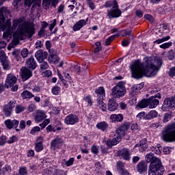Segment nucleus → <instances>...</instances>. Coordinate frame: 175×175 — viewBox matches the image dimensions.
Returning a JSON list of instances; mask_svg holds the SVG:
<instances>
[{
    "mask_svg": "<svg viewBox=\"0 0 175 175\" xmlns=\"http://www.w3.org/2000/svg\"><path fill=\"white\" fill-rule=\"evenodd\" d=\"M125 132L123 129H122L121 127H119L117 130H116V133L118 135V137H122V136H125Z\"/></svg>",
    "mask_w": 175,
    "mask_h": 175,
    "instance_id": "obj_36",
    "label": "nucleus"
},
{
    "mask_svg": "<svg viewBox=\"0 0 175 175\" xmlns=\"http://www.w3.org/2000/svg\"><path fill=\"white\" fill-rule=\"evenodd\" d=\"M122 36H129L132 35V31H126V30H122Z\"/></svg>",
    "mask_w": 175,
    "mask_h": 175,
    "instance_id": "obj_53",
    "label": "nucleus"
},
{
    "mask_svg": "<svg viewBox=\"0 0 175 175\" xmlns=\"http://www.w3.org/2000/svg\"><path fill=\"white\" fill-rule=\"evenodd\" d=\"M32 3H33V0H25V5L28 6V8H31Z\"/></svg>",
    "mask_w": 175,
    "mask_h": 175,
    "instance_id": "obj_62",
    "label": "nucleus"
},
{
    "mask_svg": "<svg viewBox=\"0 0 175 175\" xmlns=\"http://www.w3.org/2000/svg\"><path fill=\"white\" fill-rule=\"evenodd\" d=\"M1 64L5 70H9V69H10V66L9 65V61L6 60L5 62H3V63Z\"/></svg>",
    "mask_w": 175,
    "mask_h": 175,
    "instance_id": "obj_43",
    "label": "nucleus"
},
{
    "mask_svg": "<svg viewBox=\"0 0 175 175\" xmlns=\"http://www.w3.org/2000/svg\"><path fill=\"white\" fill-rule=\"evenodd\" d=\"M5 124L8 129H12L13 128V122L10 120H7L5 121Z\"/></svg>",
    "mask_w": 175,
    "mask_h": 175,
    "instance_id": "obj_42",
    "label": "nucleus"
},
{
    "mask_svg": "<svg viewBox=\"0 0 175 175\" xmlns=\"http://www.w3.org/2000/svg\"><path fill=\"white\" fill-rule=\"evenodd\" d=\"M39 131H40V127H39V126H35V127H33V128L31 129V131H30V133H31V135H33V133H35L36 132H39Z\"/></svg>",
    "mask_w": 175,
    "mask_h": 175,
    "instance_id": "obj_60",
    "label": "nucleus"
},
{
    "mask_svg": "<svg viewBox=\"0 0 175 175\" xmlns=\"http://www.w3.org/2000/svg\"><path fill=\"white\" fill-rule=\"evenodd\" d=\"M169 76H170V77H174L175 76V66L170 68V71H169Z\"/></svg>",
    "mask_w": 175,
    "mask_h": 175,
    "instance_id": "obj_57",
    "label": "nucleus"
},
{
    "mask_svg": "<svg viewBox=\"0 0 175 175\" xmlns=\"http://www.w3.org/2000/svg\"><path fill=\"white\" fill-rule=\"evenodd\" d=\"M117 155L118 157H122L123 159L125 161H130L131 160V154L129 153V150L128 148H122L120 150L117 152Z\"/></svg>",
    "mask_w": 175,
    "mask_h": 175,
    "instance_id": "obj_13",
    "label": "nucleus"
},
{
    "mask_svg": "<svg viewBox=\"0 0 175 175\" xmlns=\"http://www.w3.org/2000/svg\"><path fill=\"white\" fill-rule=\"evenodd\" d=\"M17 140H18V139H17V137L16 136L13 135L8 141V143H9V144H12V143H14L15 142H17Z\"/></svg>",
    "mask_w": 175,
    "mask_h": 175,
    "instance_id": "obj_52",
    "label": "nucleus"
},
{
    "mask_svg": "<svg viewBox=\"0 0 175 175\" xmlns=\"http://www.w3.org/2000/svg\"><path fill=\"white\" fill-rule=\"evenodd\" d=\"M40 63V68L41 70H45V69L49 68V63L47 62H44V60L39 62Z\"/></svg>",
    "mask_w": 175,
    "mask_h": 175,
    "instance_id": "obj_32",
    "label": "nucleus"
},
{
    "mask_svg": "<svg viewBox=\"0 0 175 175\" xmlns=\"http://www.w3.org/2000/svg\"><path fill=\"white\" fill-rule=\"evenodd\" d=\"M117 169L119 171V173L120 172H123V170H125L124 163H122V161H119L117 163Z\"/></svg>",
    "mask_w": 175,
    "mask_h": 175,
    "instance_id": "obj_37",
    "label": "nucleus"
},
{
    "mask_svg": "<svg viewBox=\"0 0 175 175\" xmlns=\"http://www.w3.org/2000/svg\"><path fill=\"white\" fill-rule=\"evenodd\" d=\"M137 106L140 107V109H145L149 106L148 105V99L144 98L141 100L139 103H138Z\"/></svg>",
    "mask_w": 175,
    "mask_h": 175,
    "instance_id": "obj_30",
    "label": "nucleus"
},
{
    "mask_svg": "<svg viewBox=\"0 0 175 175\" xmlns=\"http://www.w3.org/2000/svg\"><path fill=\"white\" fill-rule=\"evenodd\" d=\"M95 92L97 94V96H99L100 100L103 99V97L105 96V88L103 87L98 88L95 90Z\"/></svg>",
    "mask_w": 175,
    "mask_h": 175,
    "instance_id": "obj_25",
    "label": "nucleus"
},
{
    "mask_svg": "<svg viewBox=\"0 0 175 175\" xmlns=\"http://www.w3.org/2000/svg\"><path fill=\"white\" fill-rule=\"evenodd\" d=\"M169 39H170V36H167V37H164L161 39H159L154 41V43H157L158 44H160V43H163V42H166L167 40H169Z\"/></svg>",
    "mask_w": 175,
    "mask_h": 175,
    "instance_id": "obj_39",
    "label": "nucleus"
},
{
    "mask_svg": "<svg viewBox=\"0 0 175 175\" xmlns=\"http://www.w3.org/2000/svg\"><path fill=\"white\" fill-rule=\"evenodd\" d=\"M137 170L139 173H144L147 172V163L144 161H141L137 165Z\"/></svg>",
    "mask_w": 175,
    "mask_h": 175,
    "instance_id": "obj_20",
    "label": "nucleus"
},
{
    "mask_svg": "<svg viewBox=\"0 0 175 175\" xmlns=\"http://www.w3.org/2000/svg\"><path fill=\"white\" fill-rule=\"evenodd\" d=\"M21 77L24 81L32 77V71L27 67H22L21 68Z\"/></svg>",
    "mask_w": 175,
    "mask_h": 175,
    "instance_id": "obj_10",
    "label": "nucleus"
},
{
    "mask_svg": "<svg viewBox=\"0 0 175 175\" xmlns=\"http://www.w3.org/2000/svg\"><path fill=\"white\" fill-rule=\"evenodd\" d=\"M63 143L64 140L59 137H57L51 142V147L53 148V150H55V148H59Z\"/></svg>",
    "mask_w": 175,
    "mask_h": 175,
    "instance_id": "obj_17",
    "label": "nucleus"
},
{
    "mask_svg": "<svg viewBox=\"0 0 175 175\" xmlns=\"http://www.w3.org/2000/svg\"><path fill=\"white\" fill-rule=\"evenodd\" d=\"M113 88H119L120 90H126L124 82H119Z\"/></svg>",
    "mask_w": 175,
    "mask_h": 175,
    "instance_id": "obj_41",
    "label": "nucleus"
},
{
    "mask_svg": "<svg viewBox=\"0 0 175 175\" xmlns=\"http://www.w3.org/2000/svg\"><path fill=\"white\" fill-rule=\"evenodd\" d=\"M157 98L161 99V94H157L156 96L148 98L149 109H154V107H157L159 105V100L157 99Z\"/></svg>",
    "mask_w": 175,
    "mask_h": 175,
    "instance_id": "obj_7",
    "label": "nucleus"
},
{
    "mask_svg": "<svg viewBox=\"0 0 175 175\" xmlns=\"http://www.w3.org/2000/svg\"><path fill=\"white\" fill-rule=\"evenodd\" d=\"M172 45V42H166L160 45L161 49H169V46Z\"/></svg>",
    "mask_w": 175,
    "mask_h": 175,
    "instance_id": "obj_59",
    "label": "nucleus"
},
{
    "mask_svg": "<svg viewBox=\"0 0 175 175\" xmlns=\"http://www.w3.org/2000/svg\"><path fill=\"white\" fill-rule=\"evenodd\" d=\"M29 51L27 49H23L21 51V55L23 58H27L28 57Z\"/></svg>",
    "mask_w": 175,
    "mask_h": 175,
    "instance_id": "obj_48",
    "label": "nucleus"
},
{
    "mask_svg": "<svg viewBox=\"0 0 175 175\" xmlns=\"http://www.w3.org/2000/svg\"><path fill=\"white\" fill-rule=\"evenodd\" d=\"M65 162V164L66 166H71V165H73V162H75V159L70 158L68 161H66V160H64Z\"/></svg>",
    "mask_w": 175,
    "mask_h": 175,
    "instance_id": "obj_50",
    "label": "nucleus"
},
{
    "mask_svg": "<svg viewBox=\"0 0 175 175\" xmlns=\"http://www.w3.org/2000/svg\"><path fill=\"white\" fill-rule=\"evenodd\" d=\"M134 87L135 85H133L129 90V94L130 95H131V96H135V95H137V94H139V90L135 89Z\"/></svg>",
    "mask_w": 175,
    "mask_h": 175,
    "instance_id": "obj_35",
    "label": "nucleus"
},
{
    "mask_svg": "<svg viewBox=\"0 0 175 175\" xmlns=\"http://www.w3.org/2000/svg\"><path fill=\"white\" fill-rule=\"evenodd\" d=\"M16 82L17 78L16 76L13 75V74L8 75L5 80V85L7 88H9V87H13V85L16 84Z\"/></svg>",
    "mask_w": 175,
    "mask_h": 175,
    "instance_id": "obj_12",
    "label": "nucleus"
},
{
    "mask_svg": "<svg viewBox=\"0 0 175 175\" xmlns=\"http://www.w3.org/2000/svg\"><path fill=\"white\" fill-rule=\"evenodd\" d=\"M121 142V137L116 136L111 141L105 142L108 147H113V146H117Z\"/></svg>",
    "mask_w": 175,
    "mask_h": 175,
    "instance_id": "obj_21",
    "label": "nucleus"
},
{
    "mask_svg": "<svg viewBox=\"0 0 175 175\" xmlns=\"http://www.w3.org/2000/svg\"><path fill=\"white\" fill-rule=\"evenodd\" d=\"M60 92H61V88L58 86H54L52 88V94H53V95H58V94H59Z\"/></svg>",
    "mask_w": 175,
    "mask_h": 175,
    "instance_id": "obj_38",
    "label": "nucleus"
},
{
    "mask_svg": "<svg viewBox=\"0 0 175 175\" xmlns=\"http://www.w3.org/2000/svg\"><path fill=\"white\" fill-rule=\"evenodd\" d=\"M18 44V41L17 40L12 41V44H10L9 46H8V50H11L14 47V46H17Z\"/></svg>",
    "mask_w": 175,
    "mask_h": 175,
    "instance_id": "obj_47",
    "label": "nucleus"
},
{
    "mask_svg": "<svg viewBox=\"0 0 175 175\" xmlns=\"http://www.w3.org/2000/svg\"><path fill=\"white\" fill-rule=\"evenodd\" d=\"M146 161L148 163H150V167H152V170L155 171L157 170V166L158 165H162V163L161 162V159L154 156V153L150 152L146 155L145 157Z\"/></svg>",
    "mask_w": 175,
    "mask_h": 175,
    "instance_id": "obj_5",
    "label": "nucleus"
},
{
    "mask_svg": "<svg viewBox=\"0 0 175 175\" xmlns=\"http://www.w3.org/2000/svg\"><path fill=\"white\" fill-rule=\"evenodd\" d=\"M91 150H92V152H93V154H98V152H99V150L96 146H92Z\"/></svg>",
    "mask_w": 175,
    "mask_h": 175,
    "instance_id": "obj_61",
    "label": "nucleus"
},
{
    "mask_svg": "<svg viewBox=\"0 0 175 175\" xmlns=\"http://www.w3.org/2000/svg\"><path fill=\"white\" fill-rule=\"evenodd\" d=\"M143 87H144V84L141 83V84L134 85L133 88H135V90H137V91H140V90H142Z\"/></svg>",
    "mask_w": 175,
    "mask_h": 175,
    "instance_id": "obj_55",
    "label": "nucleus"
},
{
    "mask_svg": "<svg viewBox=\"0 0 175 175\" xmlns=\"http://www.w3.org/2000/svg\"><path fill=\"white\" fill-rule=\"evenodd\" d=\"M54 175H66V172L62 170H57Z\"/></svg>",
    "mask_w": 175,
    "mask_h": 175,
    "instance_id": "obj_56",
    "label": "nucleus"
},
{
    "mask_svg": "<svg viewBox=\"0 0 175 175\" xmlns=\"http://www.w3.org/2000/svg\"><path fill=\"white\" fill-rule=\"evenodd\" d=\"M118 36H120V35H113L109 37L105 40V46H110L111 42H113L116 39V38H118Z\"/></svg>",
    "mask_w": 175,
    "mask_h": 175,
    "instance_id": "obj_31",
    "label": "nucleus"
},
{
    "mask_svg": "<svg viewBox=\"0 0 175 175\" xmlns=\"http://www.w3.org/2000/svg\"><path fill=\"white\" fill-rule=\"evenodd\" d=\"M131 126V124L129 122H124L120 127L123 129L124 131H128V129Z\"/></svg>",
    "mask_w": 175,
    "mask_h": 175,
    "instance_id": "obj_44",
    "label": "nucleus"
},
{
    "mask_svg": "<svg viewBox=\"0 0 175 175\" xmlns=\"http://www.w3.org/2000/svg\"><path fill=\"white\" fill-rule=\"evenodd\" d=\"M162 139L168 143L175 142V123H171L165 127V130L162 133Z\"/></svg>",
    "mask_w": 175,
    "mask_h": 175,
    "instance_id": "obj_3",
    "label": "nucleus"
},
{
    "mask_svg": "<svg viewBox=\"0 0 175 175\" xmlns=\"http://www.w3.org/2000/svg\"><path fill=\"white\" fill-rule=\"evenodd\" d=\"M24 110H25V108L23 106L17 105L16 107V113L17 114H19V113H21V111H24Z\"/></svg>",
    "mask_w": 175,
    "mask_h": 175,
    "instance_id": "obj_45",
    "label": "nucleus"
},
{
    "mask_svg": "<svg viewBox=\"0 0 175 175\" xmlns=\"http://www.w3.org/2000/svg\"><path fill=\"white\" fill-rule=\"evenodd\" d=\"M125 94H126V90L120 89V88H113L111 89V96H113V98H122V96H125Z\"/></svg>",
    "mask_w": 175,
    "mask_h": 175,
    "instance_id": "obj_8",
    "label": "nucleus"
},
{
    "mask_svg": "<svg viewBox=\"0 0 175 175\" xmlns=\"http://www.w3.org/2000/svg\"><path fill=\"white\" fill-rule=\"evenodd\" d=\"M48 59L49 62H54V64H58L59 62V57H58L57 53L53 55H49Z\"/></svg>",
    "mask_w": 175,
    "mask_h": 175,
    "instance_id": "obj_28",
    "label": "nucleus"
},
{
    "mask_svg": "<svg viewBox=\"0 0 175 175\" xmlns=\"http://www.w3.org/2000/svg\"><path fill=\"white\" fill-rule=\"evenodd\" d=\"M158 117V112L155 110L149 111L145 116L144 120H152Z\"/></svg>",
    "mask_w": 175,
    "mask_h": 175,
    "instance_id": "obj_22",
    "label": "nucleus"
},
{
    "mask_svg": "<svg viewBox=\"0 0 175 175\" xmlns=\"http://www.w3.org/2000/svg\"><path fill=\"white\" fill-rule=\"evenodd\" d=\"M122 13L120 9H111L107 11V16L109 18H118L121 16Z\"/></svg>",
    "mask_w": 175,
    "mask_h": 175,
    "instance_id": "obj_14",
    "label": "nucleus"
},
{
    "mask_svg": "<svg viewBox=\"0 0 175 175\" xmlns=\"http://www.w3.org/2000/svg\"><path fill=\"white\" fill-rule=\"evenodd\" d=\"M15 105H16V101H10L8 104L4 105L3 110L6 117H10V116L12 115V112L13 111V109H14Z\"/></svg>",
    "mask_w": 175,
    "mask_h": 175,
    "instance_id": "obj_6",
    "label": "nucleus"
},
{
    "mask_svg": "<svg viewBox=\"0 0 175 175\" xmlns=\"http://www.w3.org/2000/svg\"><path fill=\"white\" fill-rule=\"evenodd\" d=\"M172 118V115L170 113H165L163 118V122H167Z\"/></svg>",
    "mask_w": 175,
    "mask_h": 175,
    "instance_id": "obj_49",
    "label": "nucleus"
},
{
    "mask_svg": "<svg viewBox=\"0 0 175 175\" xmlns=\"http://www.w3.org/2000/svg\"><path fill=\"white\" fill-rule=\"evenodd\" d=\"M27 168L26 167H22L19 170V174L24 175L27 174Z\"/></svg>",
    "mask_w": 175,
    "mask_h": 175,
    "instance_id": "obj_63",
    "label": "nucleus"
},
{
    "mask_svg": "<svg viewBox=\"0 0 175 175\" xmlns=\"http://www.w3.org/2000/svg\"><path fill=\"white\" fill-rule=\"evenodd\" d=\"M84 99L85 101L87 102V103L89 105V106H92L93 101L91 96H88Z\"/></svg>",
    "mask_w": 175,
    "mask_h": 175,
    "instance_id": "obj_46",
    "label": "nucleus"
},
{
    "mask_svg": "<svg viewBox=\"0 0 175 175\" xmlns=\"http://www.w3.org/2000/svg\"><path fill=\"white\" fill-rule=\"evenodd\" d=\"M35 150L37 152H40L43 150V144H42V142L36 144Z\"/></svg>",
    "mask_w": 175,
    "mask_h": 175,
    "instance_id": "obj_33",
    "label": "nucleus"
},
{
    "mask_svg": "<svg viewBox=\"0 0 175 175\" xmlns=\"http://www.w3.org/2000/svg\"><path fill=\"white\" fill-rule=\"evenodd\" d=\"M6 61H8V59H6V55H5V52L1 51L0 52V62L2 64L3 62H5Z\"/></svg>",
    "mask_w": 175,
    "mask_h": 175,
    "instance_id": "obj_40",
    "label": "nucleus"
},
{
    "mask_svg": "<svg viewBox=\"0 0 175 175\" xmlns=\"http://www.w3.org/2000/svg\"><path fill=\"white\" fill-rule=\"evenodd\" d=\"M163 109H175V96L164 100Z\"/></svg>",
    "mask_w": 175,
    "mask_h": 175,
    "instance_id": "obj_9",
    "label": "nucleus"
},
{
    "mask_svg": "<svg viewBox=\"0 0 175 175\" xmlns=\"http://www.w3.org/2000/svg\"><path fill=\"white\" fill-rule=\"evenodd\" d=\"M64 121L67 125H75V124L79 122V117L76 115L70 114L66 117Z\"/></svg>",
    "mask_w": 175,
    "mask_h": 175,
    "instance_id": "obj_11",
    "label": "nucleus"
},
{
    "mask_svg": "<svg viewBox=\"0 0 175 175\" xmlns=\"http://www.w3.org/2000/svg\"><path fill=\"white\" fill-rule=\"evenodd\" d=\"M150 172L148 175H162L163 174V165H157L156 166V170H152V167H150Z\"/></svg>",
    "mask_w": 175,
    "mask_h": 175,
    "instance_id": "obj_15",
    "label": "nucleus"
},
{
    "mask_svg": "<svg viewBox=\"0 0 175 175\" xmlns=\"http://www.w3.org/2000/svg\"><path fill=\"white\" fill-rule=\"evenodd\" d=\"M6 143V136L2 135L0 137V146H3Z\"/></svg>",
    "mask_w": 175,
    "mask_h": 175,
    "instance_id": "obj_54",
    "label": "nucleus"
},
{
    "mask_svg": "<svg viewBox=\"0 0 175 175\" xmlns=\"http://www.w3.org/2000/svg\"><path fill=\"white\" fill-rule=\"evenodd\" d=\"M118 109V103L116 101L114 98H109L108 101V110L109 111H116Z\"/></svg>",
    "mask_w": 175,
    "mask_h": 175,
    "instance_id": "obj_16",
    "label": "nucleus"
},
{
    "mask_svg": "<svg viewBox=\"0 0 175 175\" xmlns=\"http://www.w3.org/2000/svg\"><path fill=\"white\" fill-rule=\"evenodd\" d=\"M96 128L100 131H103V132H105V131L109 128V124H107L106 122H100L96 124Z\"/></svg>",
    "mask_w": 175,
    "mask_h": 175,
    "instance_id": "obj_24",
    "label": "nucleus"
},
{
    "mask_svg": "<svg viewBox=\"0 0 175 175\" xmlns=\"http://www.w3.org/2000/svg\"><path fill=\"white\" fill-rule=\"evenodd\" d=\"M163 64V62L158 57H148L144 63L136 61L131 65L132 77L137 80L144 76L153 77L158 73Z\"/></svg>",
    "mask_w": 175,
    "mask_h": 175,
    "instance_id": "obj_1",
    "label": "nucleus"
},
{
    "mask_svg": "<svg viewBox=\"0 0 175 175\" xmlns=\"http://www.w3.org/2000/svg\"><path fill=\"white\" fill-rule=\"evenodd\" d=\"M35 57L38 62L43 61V50H38L35 53Z\"/></svg>",
    "mask_w": 175,
    "mask_h": 175,
    "instance_id": "obj_29",
    "label": "nucleus"
},
{
    "mask_svg": "<svg viewBox=\"0 0 175 175\" xmlns=\"http://www.w3.org/2000/svg\"><path fill=\"white\" fill-rule=\"evenodd\" d=\"M98 105L102 111H106V110H107V108L106 107V103H103V101L100 100V99L98 100Z\"/></svg>",
    "mask_w": 175,
    "mask_h": 175,
    "instance_id": "obj_34",
    "label": "nucleus"
},
{
    "mask_svg": "<svg viewBox=\"0 0 175 175\" xmlns=\"http://www.w3.org/2000/svg\"><path fill=\"white\" fill-rule=\"evenodd\" d=\"M35 109H36L35 104H31L28 107L29 111L30 112L34 111Z\"/></svg>",
    "mask_w": 175,
    "mask_h": 175,
    "instance_id": "obj_64",
    "label": "nucleus"
},
{
    "mask_svg": "<svg viewBox=\"0 0 175 175\" xmlns=\"http://www.w3.org/2000/svg\"><path fill=\"white\" fill-rule=\"evenodd\" d=\"M47 116H46V113H44V111H38L35 117V121H36V122H42V121Z\"/></svg>",
    "mask_w": 175,
    "mask_h": 175,
    "instance_id": "obj_19",
    "label": "nucleus"
},
{
    "mask_svg": "<svg viewBox=\"0 0 175 175\" xmlns=\"http://www.w3.org/2000/svg\"><path fill=\"white\" fill-rule=\"evenodd\" d=\"M86 22L84 20H80L78 23H77L73 27V31H79L81 29L84 25H85Z\"/></svg>",
    "mask_w": 175,
    "mask_h": 175,
    "instance_id": "obj_23",
    "label": "nucleus"
},
{
    "mask_svg": "<svg viewBox=\"0 0 175 175\" xmlns=\"http://www.w3.org/2000/svg\"><path fill=\"white\" fill-rule=\"evenodd\" d=\"M155 154H157V155H159V154H161V151H162V148H161V146H157V148H154V150Z\"/></svg>",
    "mask_w": 175,
    "mask_h": 175,
    "instance_id": "obj_58",
    "label": "nucleus"
},
{
    "mask_svg": "<svg viewBox=\"0 0 175 175\" xmlns=\"http://www.w3.org/2000/svg\"><path fill=\"white\" fill-rule=\"evenodd\" d=\"M110 118L113 122L118 121V122H121V121L124 120V116H122V115L121 114H118V115L113 114L110 116Z\"/></svg>",
    "mask_w": 175,
    "mask_h": 175,
    "instance_id": "obj_27",
    "label": "nucleus"
},
{
    "mask_svg": "<svg viewBox=\"0 0 175 175\" xmlns=\"http://www.w3.org/2000/svg\"><path fill=\"white\" fill-rule=\"evenodd\" d=\"M42 75L44 77H50V76L53 75V72H51V70H46L45 72H42Z\"/></svg>",
    "mask_w": 175,
    "mask_h": 175,
    "instance_id": "obj_51",
    "label": "nucleus"
},
{
    "mask_svg": "<svg viewBox=\"0 0 175 175\" xmlns=\"http://www.w3.org/2000/svg\"><path fill=\"white\" fill-rule=\"evenodd\" d=\"M10 14V11L8 9V7H2L0 8V28L5 29V28H10L12 27V23L10 21H6V16Z\"/></svg>",
    "mask_w": 175,
    "mask_h": 175,
    "instance_id": "obj_4",
    "label": "nucleus"
},
{
    "mask_svg": "<svg viewBox=\"0 0 175 175\" xmlns=\"http://www.w3.org/2000/svg\"><path fill=\"white\" fill-rule=\"evenodd\" d=\"M23 21H24V18H20L18 19H14L12 23V29H16L18 27L15 33L18 40H24L27 36L32 38L36 33V29L33 23L29 22L23 23Z\"/></svg>",
    "mask_w": 175,
    "mask_h": 175,
    "instance_id": "obj_2",
    "label": "nucleus"
},
{
    "mask_svg": "<svg viewBox=\"0 0 175 175\" xmlns=\"http://www.w3.org/2000/svg\"><path fill=\"white\" fill-rule=\"evenodd\" d=\"M26 64L27 65V68H29V69H32V70H35V69H36V66H38V64H36L33 56H31L27 59Z\"/></svg>",
    "mask_w": 175,
    "mask_h": 175,
    "instance_id": "obj_18",
    "label": "nucleus"
},
{
    "mask_svg": "<svg viewBox=\"0 0 175 175\" xmlns=\"http://www.w3.org/2000/svg\"><path fill=\"white\" fill-rule=\"evenodd\" d=\"M21 96L23 99H31V98H33L35 96L32 93L28 90H25L21 94Z\"/></svg>",
    "mask_w": 175,
    "mask_h": 175,
    "instance_id": "obj_26",
    "label": "nucleus"
}]
</instances>
